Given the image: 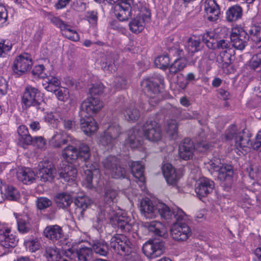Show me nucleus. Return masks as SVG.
<instances>
[{
	"mask_svg": "<svg viewBox=\"0 0 261 261\" xmlns=\"http://www.w3.org/2000/svg\"><path fill=\"white\" fill-rule=\"evenodd\" d=\"M250 138L248 134L238 129L234 125L229 127L225 134L226 139L233 142L236 149L242 153H243L242 151L248 152L251 148L257 150L261 146V129L257 132L253 142H250Z\"/></svg>",
	"mask_w": 261,
	"mask_h": 261,
	"instance_id": "f257e3e1",
	"label": "nucleus"
},
{
	"mask_svg": "<svg viewBox=\"0 0 261 261\" xmlns=\"http://www.w3.org/2000/svg\"><path fill=\"white\" fill-rule=\"evenodd\" d=\"M142 130L134 128L129 130L128 137L125 143L132 148L138 147L141 145V137L143 132L144 136L151 141H158L162 137V131L160 125L155 121H147L144 125Z\"/></svg>",
	"mask_w": 261,
	"mask_h": 261,
	"instance_id": "f03ea898",
	"label": "nucleus"
},
{
	"mask_svg": "<svg viewBox=\"0 0 261 261\" xmlns=\"http://www.w3.org/2000/svg\"><path fill=\"white\" fill-rule=\"evenodd\" d=\"M206 168L211 173L218 172V179L223 187L229 186L231 178L233 174L232 167L229 165L222 164L219 159H214L205 163Z\"/></svg>",
	"mask_w": 261,
	"mask_h": 261,
	"instance_id": "7ed1b4c3",
	"label": "nucleus"
},
{
	"mask_svg": "<svg viewBox=\"0 0 261 261\" xmlns=\"http://www.w3.org/2000/svg\"><path fill=\"white\" fill-rule=\"evenodd\" d=\"M163 82V77L159 75L144 80L142 82V88L149 97V105L154 106L162 99L159 87Z\"/></svg>",
	"mask_w": 261,
	"mask_h": 261,
	"instance_id": "20e7f679",
	"label": "nucleus"
},
{
	"mask_svg": "<svg viewBox=\"0 0 261 261\" xmlns=\"http://www.w3.org/2000/svg\"><path fill=\"white\" fill-rule=\"evenodd\" d=\"M21 103L26 108L35 107L37 109H41L44 103L40 92L36 88L30 86L25 87L21 97Z\"/></svg>",
	"mask_w": 261,
	"mask_h": 261,
	"instance_id": "39448f33",
	"label": "nucleus"
},
{
	"mask_svg": "<svg viewBox=\"0 0 261 261\" xmlns=\"http://www.w3.org/2000/svg\"><path fill=\"white\" fill-rule=\"evenodd\" d=\"M102 164L105 173L114 178H124L125 170L122 167L117 158L115 156H109L104 159Z\"/></svg>",
	"mask_w": 261,
	"mask_h": 261,
	"instance_id": "423d86ee",
	"label": "nucleus"
},
{
	"mask_svg": "<svg viewBox=\"0 0 261 261\" xmlns=\"http://www.w3.org/2000/svg\"><path fill=\"white\" fill-rule=\"evenodd\" d=\"M121 134L119 125L113 123L108 126L99 139L98 142L103 146L113 145L117 141Z\"/></svg>",
	"mask_w": 261,
	"mask_h": 261,
	"instance_id": "0eeeda50",
	"label": "nucleus"
},
{
	"mask_svg": "<svg viewBox=\"0 0 261 261\" xmlns=\"http://www.w3.org/2000/svg\"><path fill=\"white\" fill-rule=\"evenodd\" d=\"M157 208L161 217L168 222H170L173 218L176 221H181L184 220L186 217L185 213L178 207L174 208L171 211L167 205L163 203H159L157 205Z\"/></svg>",
	"mask_w": 261,
	"mask_h": 261,
	"instance_id": "6e6552de",
	"label": "nucleus"
},
{
	"mask_svg": "<svg viewBox=\"0 0 261 261\" xmlns=\"http://www.w3.org/2000/svg\"><path fill=\"white\" fill-rule=\"evenodd\" d=\"M150 19V11L146 8H143L137 16L129 22V30L133 33H139L144 30L145 23L148 22Z\"/></svg>",
	"mask_w": 261,
	"mask_h": 261,
	"instance_id": "1a4fd4ad",
	"label": "nucleus"
},
{
	"mask_svg": "<svg viewBox=\"0 0 261 261\" xmlns=\"http://www.w3.org/2000/svg\"><path fill=\"white\" fill-rule=\"evenodd\" d=\"M230 39L232 46L236 49L242 50L247 44L249 37L242 28L237 26L232 28Z\"/></svg>",
	"mask_w": 261,
	"mask_h": 261,
	"instance_id": "9d476101",
	"label": "nucleus"
},
{
	"mask_svg": "<svg viewBox=\"0 0 261 261\" xmlns=\"http://www.w3.org/2000/svg\"><path fill=\"white\" fill-rule=\"evenodd\" d=\"M195 191L198 196L219 194L215 187L214 182L206 177L200 178L196 181Z\"/></svg>",
	"mask_w": 261,
	"mask_h": 261,
	"instance_id": "9b49d317",
	"label": "nucleus"
},
{
	"mask_svg": "<svg viewBox=\"0 0 261 261\" xmlns=\"http://www.w3.org/2000/svg\"><path fill=\"white\" fill-rule=\"evenodd\" d=\"M142 250L148 258H154L163 253L164 244L163 242L157 240H149L144 244Z\"/></svg>",
	"mask_w": 261,
	"mask_h": 261,
	"instance_id": "f8f14e48",
	"label": "nucleus"
},
{
	"mask_svg": "<svg viewBox=\"0 0 261 261\" xmlns=\"http://www.w3.org/2000/svg\"><path fill=\"white\" fill-rule=\"evenodd\" d=\"M191 234L190 227L185 223H174L170 228V236L176 241H185Z\"/></svg>",
	"mask_w": 261,
	"mask_h": 261,
	"instance_id": "ddd939ff",
	"label": "nucleus"
},
{
	"mask_svg": "<svg viewBox=\"0 0 261 261\" xmlns=\"http://www.w3.org/2000/svg\"><path fill=\"white\" fill-rule=\"evenodd\" d=\"M111 247L117 252L125 254L130 252V243L127 238L123 234H117L110 240Z\"/></svg>",
	"mask_w": 261,
	"mask_h": 261,
	"instance_id": "4468645a",
	"label": "nucleus"
},
{
	"mask_svg": "<svg viewBox=\"0 0 261 261\" xmlns=\"http://www.w3.org/2000/svg\"><path fill=\"white\" fill-rule=\"evenodd\" d=\"M64 255L70 258H73L76 255V261H88L92 255V251L91 248L85 246L84 245H81L79 249L74 254V249L72 246L71 248H67L66 246L63 247Z\"/></svg>",
	"mask_w": 261,
	"mask_h": 261,
	"instance_id": "2eb2a0df",
	"label": "nucleus"
},
{
	"mask_svg": "<svg viewBox=\"0 0 261 261\" xmlns=\"http://www.w3.org/2000/svg\"><path fill=\"white\" fill-rule=\"evenodd\" d=\"M32 64V60L29 54H21L17 56L14 61L13 71L16 74L21 75L29 70Z\"/></svg>",
	"mask_w": 261,
	"mask_h": 261,
	"instance_id": "dca6fc26",
	"label": "nucleus"
},
{
	"mask_svg": "<svg viewBox=\"0 0 261 261\" xmlns=\"http://www.w3.org/2000/svg\"><path fill=\"white\" fill-rule=\"evenodd\" d=\"M56 170L53 163L49 161H43L38 166V177L43 182L51 181L55 177Z\"/></svg>",
	"mask_w": 261,
	"mask_h": 261,
	"instance_id": "f3484780",
	"label": "nucleus"
},
{
	"mask_svg": "<svg viewBox=\"0 0 261 261\" xmlns=\"http://www.w3.org/2000/svg\"><path fill=\"white\" fill-rule=\"evenodd\" d=\"M18 239L16 233L11 228L4 226L0 229L1 246L6 248L13 247L17 243Z\"/></svg>",
	"mask_w": 261,
	"mask_h": 261,
	"instance_id": "a211bd4d",
	"label": "nucleus"
},
{
	"mask_svg": "<svg viewBox=\"0 0 261 261\" xmlns=\"http://www.w3.org/2000/svg\"><path fill=\"white\" fill-rule=\"evenodd\" d=\"M103 106V102L98 97L90 96L82 103L81 109L83 112L92 115L99 112Z\"/></svg>",
	"mask_w": 261,
	"mask_h": 261,
	"instance_id": "6ab92c4d",
	"label": "nucleus"
},
{
	"mask_svg": "<svg viewBox=\"0 0 261 261\" xmlns=\"http://www.w3.org/2000/svg\"><path fill=\"white\" fill-rule=\"evenodd\" d=\"M71 141L72 144H77L76 140L71 139V137L64 130H59L55 131L49 139V144L55 148H60Z\"/></svg>",
	"mask_w": 261,
	"mask_h": 261,
	"instance_id": "aec40b11",
	"label": "nucleus"
},
{
	"mask_svg": "<svg viewBox=\"0 0 261 261\" xmlns=\"http://www.w3.org/2000/svg\"><path fill=\"white\" fill-rule=\"evenodd\" d=\"M58 172L60 177L64 179L65 181H74L76 177L77 170L72 165L63 162L58 166Z\"/></svg>",
	"mask_w": 261,
	"mask_h": 261,
	"instance_id": "412c9836",
	"label": "nucleus"
},
{
	"mask_svg": "<svg viewBox=\"0 0 261 261\" xmlns=\"http://www.w3.org/2000/svg\"><path fill=\"white\" fill-rule=\"evenodd\" d=\"M204 9L207 19L215 21L218 19L220 11L215 0H205L204 3Z\"/></svg>",
	"mask_w": 261,
	"mask_h": 261,
	"instance_id": "4be33fe9",
	"label": "nucleus"
},
{
	"mask_svg": "<svg viewBox=\"0 0 261 261\" xmlns=\"http://www.w3.org/2000/svg\"><path fill=\"white\" fill-rule=\"evenodd\" d=\"M119 212L111 218L113 225L120 229L124 232L129 231L132 229L129 222V218L126 216L124 213Z\"/></svg>",
	"mask_w": 261,
	"mask_h": 261,
	"instance_id": "5701e85b",
	"label": "nucleus"
},
{
	"mask_svg": "<svg viewBox=\"0 0 261 261\" xmlns=\"http://www.w3.org/2000/svg\"><path fill=\"white\" fill-rule=\"evenodd\" d=\"M80 127L82 130L87 136H91L98 129V124L91 117L84 116L80 120Z\"/></svg>",
	"mask_w": 261,
	"mask_h": 261,
	"instance_id": "b1692460",
	"label": "nucleus"
},
{
	"mask_svg": "<svg viewBox=\"0 0 261 261\" xmlns=\"http://www.w3.org/2000/svg\"><path fill=\"white\" fill-rule=\"evenodd\" d=\"M194 151L193 142L189 138H185L179 147V156L185 161L192 158Z\"/></svg>",
	"mask_w": 261,
	"mask_h": 261,
	"instance_id": "393cba45",
	"label": "nucleus"
},
{
	"mask_svg": "<svg viewBox=\"0 0 261 261\" xmlns=\"http://www.w3.org/2000/svg\"><path fill=\"white\" fill-rule=\"evenodd\" d=\"M44 236L47 239L55 242L64 239V233L61 227L58 225H49L43 231Z\"/></svg>",
	"mask_w": 261,
	"mask_h": 261,
	"instance_id": "a878e982",
	"label": "nucleus"
},
{
	"mask_svg": "<svg viewBox=\"0 0 261 261\" xmlns=\"http://www.w3.org/2000/svg\"><path fill=\"white\" fill-rule=\"evenodd\" d=\"M159 203L156 205L155 207L151 201L147 197L143 199L141 202L140 209L144 216L149 219L155 218L158 213L159 214L157 208V205Z\"/></svg>",
	"mask_w": 261,
	"mask_h": 261,
	"instance_id": "bb28decb",
	"label": "nucleus"
},
{
	"mask_svg": "<svg viewBox=\"0 0 261 261\" xmlns=\"http://www.w3.org/2000/svg\"><path fill=\"white\" fill-rule=\"evenodd\" d=\"M132 173L134 177L139 181V186L142 190L145 189L144 185L145 177L144 176V166L140 162H133L130 165Z\"/></svg>",
	"mask_w": 261,
	"mask_h": 261,
	"instance_id": "cd10ccee",
	"label": "nucleus"
},
{
	"mask_svg": "<svg viewBox=\"0 0 261 261\" xmlns=\"http://www.w3.org/2000/svg\"><path fill=\"white\" fill-rule=\"evenodd\" d=\"M162 171L164 177L169 185H175L180 178L179 175L171 164H164L162 167Z\"/></svg>",
	"mask_w": 261,
	"mask_h": 261,
	"instance_id": "c85d7f7f",
	"label": "nucleus"
},
{
	"mask_svg": "<svg viewBox=\"0 0 261 261\" xmlns=\"http://www.w3.org/2000/svg\"><path fill=\"white\" fill-rule=\"evenodd\" d=\"M97 165H86L84 169V179L82 182L83 186L88 189H92L93 188L92 184L93 172H96L97 170Z\"/></svg>",
	"mask_w": 261,
	"mask_h": 261,
	"instance_id": "c756f323",
	"label": "nucleus"
},
{
	"mask_svg": "<svg viewBox=\"0 0 261 261\" xmlns=\"http://www.w3.org/2000/svg\"><path fill=\"white\" fill-rule=\"evenodd\" d=\"M114 13L120 21L127 20L132 15V7L123 4H116L114 7Z\"/></svg>",
	"mask_w": 261,
	"mask_h": 261,
	"instance_id": "7c9ffc66",
	"label": "nucleus"
},
{
	"mask_svg": "<svg viewBox=\"0 0 261 261\" xmlns=\"http://www.w3.org/2000/svg\"><path fill=\"white\" fill-rule=\"evenodd\" d=\"M145 226L148 228L149 231L152 232L156 236L166 237L167 235L166 227L164 224L159 221H152L146 222Z\"/></svg>",
	"mask_w": 261,
	"mask_h": 261,
	"instance_id": "2f4dec72",
	"label": "nucleus"
},
{
	"mask_svg": "<svg viewBox=\"0 0 261 261\" xmlns=\"http://www.w3.org/2000/svg\"><path fill=\"white\" fill-rule=\"evenodd\" d=\"M17 179L25 184H31L36 179L35 172L30 168L20 169L17 172Z\"/></svg>",
	"mask_w": 261,
	"mask_h": 261,
	"instance_id": "473e14b6",
	"label": "nucleus"
},
{
	"mask_svg": "<svg viewBox=\"0 0 261 261\" xmlns=\"http://www.w3.org/2000/svg\"><path fill=\"white\" fill-rule=\"evenodd\" d=\"M44 256L47 261H64L63 252L56 246H48L45 248Z\"/></svg>",
	"mask_w": 261,
	"mask_h": 261,
	"instance_id": "72a5a7b5",
	"label": "nucleus"
},
{
	"mask_svg": "<svg viewBox=\"0 0 261 261\" xmlns=\"http://www.w3.org/2000/svg\"><path fill=\"white\" fill-rule=\"evenodd\" d=\"M14 215L17 220V229L21 233L28 232L31 228L29 217L27 215H19L14 213Z\"/></svg>",
	"mask_w": 261,
	"mask_h": 261,
	"instance_id": "f704fd0d",
	"label": "nucleus"
},
{
	"mask_svg": "<svg viewBox=\"0 0 261 261\" xmlns=\"http://www.w3.org/2000/svg\"><path fill=\"white\" fill-rule=\"evenodd\" d=\"M60 85V80L58 77L50 75L44 77L42 82L43 88L51 92L55 91Z\"/></svg>",
	"mask_w": 261,
	"mask_h": 261,
	"instance_id": "c9c22d12",
	"label": "nucleus"
},
{
	"mask_svg": "<svg viewBox=\"0 0 261 261\" xmlns=\"http://www.w3.org/2000/svg\"><path fill=\"white\" fill-rule=\"evenodd\" d=\"M61 154L67 162L72 163L78 159L77 149L72 145H69L64 148Z\"/></svg>",
	"mask_w": 261,
	"mask_h": 261,
	"instance_id": "e433bc0d",
	"label": "nucleus"
},
{
	"mask_svg": "<svg viewBox=\"0 0 261 261\" xmlns=\"http://www.w3.org/2000/svg\"><path fill=\"white\" fill-rule=\"evenodd\" d=\"M232 55L230 50L221 51L217 57V62L222 68L227 67L231 63Z\"/></svg>",
	"mask_w": 261,
	"mask_h": 261,
	"instance_id": "4c0bfd02",
	"label": "nucleus"
},
{
	"mask_svg": "<svg viewBox=\"0 0 261 261\" xmlns=\"http://www.w3.org/2000/svg\"><path fill=\"white\" fill-rule=\"evenodd\" d=\"M200 39L199 37L193 36L189 38L185 45L186 49L191 53H194L200 49Z\"/></svg>",
	"mask_w": 261,
	"mask_h": 261,
	"instance_id": "58836bf2",
	"label": "nucleus"
},
{
	"mask_svg": "<svg viewBox=\"0 0 261 261\" xmlns=\"http://www.w3.org/2000/svg\"><path fill=\"white\" fill-rule=\"evenodd\" d=\"M242 15V9L238 5L231 7L226 12V19L228 21H234L240 18Z\"/></svg>",
	"mask_w": 261,
	"mask_h": 261,
	"instance_id": "ea45409f",
	"label": "nucleus"
},
{
	"mask_svg": "<svg viewBox=\"0 0 261 261\" xmlns=\"http://www.w3.org/2000/svg\"><path fill=\"white\" fill-rule=\"evenodd\" d=\"M165 130L171 139H176L178 136V124L176 120L170 119L167 121Z\"/></svg>",
	"mask_w": 261,
	"mask_h": 261,
	"instance_id": "a19ab883",
	"label": "nucleus"
},
{
	"mask_svg": "<svg viewBox=\"0 0 261 261\" xmlns=\"http://www.w3.org/2000/svg\"><path fill=\"white\" fill-rule=\"evenodd\" d=\"M19 135V141L26 145L31 144L33 138L29 134V132L26 126L22 125L19 126L17 129Z\"/></svg>",
	"mask_w": 261,
	"mask_h": 261,
	"instance_id": "79ce46f5",
	"label": "nucleus"
},
{
	"mask_svg": "<svg viewBox=\"0 0 261 261\" xmlns=\"http://www.w3.org/2000/svg\"><path fill=\"white\" fill-rule=\"evenodd\" d=\"M187 65V60L184 58H179L175 60L169 66V72L172 74L182 70Z\"/></svg>",
	"mask_w": 261,
	"mask_h": 261,
	"instance_id": "37998d69",
	"label": "nucleus"
},
{
	"mask_svg": "<svg viewBox=\"0 0 261 261\" xmlns=\"http://www.w3.org/2000/svg\"><path fill=\"white\" fill-rule=\"evenodd\" d=\"M45 16L53 24L59 28L62 31L64 29H66L68 24L63 21L59 17L55 16L50 13H47Z\"/></svg>",
	"mask_w": 261,
	"mask_h": 261,
	"instance_id": "c03bdc74",
	"label": "nucleus"
},
{
	"mask_svg": "<svg viewBox=\"0 0 261 261\" xmlns=\"http://www.w3.org/2000/svg\"><path fill=\"white\" fill-rule=\"evenodd\" d=\"M95 252L101 255L105 256L108 251V246L103 240L96 241L93 245Z\"/></svg>",
	"mask_w": 261,
	"mask_h": 261,
	"instance_id": "a18cd8bd",
	"label": "nucleus"
},
{
	"mask_svg": "<svg viewBox=\"0 0 261 261\" xmlns=\"http://www.w3.org/2000/svg\"><path fill=\"white\" fill-rule=\"evenodd\" d=\"M101 65L104 70L111 72L115 71L116 69L115 60L112 56H108L103 59Z\"/></svg>",
	"mask_w": 261,
	"mask_h": 261,
	"instance_id": "49530a36",
	"label": "nucleus"
},
{
	"mask_svg": "<svg viewBox=\"0 0 261 261\" xmlns=\"http://www.w3.org/2000/svg\"><path fill=\"white\" fill-rule=\"evenodd\" d=\"M124 115L128 121L137 120L140 117V112L135 108L134 106H130L124 112Z\"/></svg>",
	"mask_w": 261,
	"mask_h": 261,
	"instance_id": "de8ad7c7",
	"label": "nucleus"
},
{
	"mask_svg": "<svg viewBox=\"0 0 261 261\" xmlns=\"http://www.w3.org/2000/svg\"><path fill=\"white\" fill-rule=\"evenodd\" d=\"M78 158L83 159L84 161H88L91 156L89 147L85 143L80 144L77 149Z\"/></svg>",
	"mask_w": 261,
	"mask_h": 261,
	"instance_id": "09e8293b",
	"label": "nucleus"
},
{
	"mask_svg": "<svg viewBox=\"0 0 261 261\" xmlns=\"http://www.w3.org/2000/svg\"><path fill=\"white\" fill-rule=\"evenodd\" d=\"M229 42L227 40L224 39H221L216 42H214V43L208 42L207 44V47L210 49H212L213 50L214 49H222V50H229Z\"/></svg>",
	"mask_w": 261,
	"mask_h": 261,
	"instance_id": "8fccbe9b",
	"label": "nucleus"
},
{
	"mask_svg": "<svg viewBox=\"0 0 261 261\" xmlns=\"http://www.w3.org/2000/svg\"><path fill=\"white\" fill-rule=\"evenodd\" d=\"M170 59L167 55L159 56L154 60V65L156 67L161 69H166L169 64Z\"/></svg>",
	"mask_w": 261,
	"mask_h": 261,
	"instance_id": "3c124183",
	"label": "nucleus"
},
{
	"mask_svg": "<svg viewBox=\"0 0 261 261\" xmlns=\"http://www.w3.org/2000/svg\"><path fill=\"white\" fill-rule=\"evenodd\" d=\"M3 187V193L0 194L4 196H18L21 194L19 190L12 185H4Z\"/></svg>",
	"mask_w": 261,
	"mask_h": 261,
	"instance_id": "603ef678",
	"label": "nucleus"
},
{
	"mask_svg": "<svg viewBox=\"0 0 261 261\" xmlns=\"http://www.w3.org/2000/svg\"><path fill=\"white\" fill-rule=\"evenodd\" d=\"M248 31L254 41H261V23L252 25Z\"/></svg>",
	"mask_w": 261,
	"mask_h": 261,
	"instance_id": "864d4df0",
	"label": "nucleus"
},
{
	"mask_svg": "<svg viewBox=\"0 0 261 261\" xmlns=\"http://www.w3.org/2000/svg\"><path fill=\"white\" fill-rule=\"evenodd\" d=\"M24 245L27 249L32 252L39 250L41 247L40 242L38 239L25 241Z\"/></svg>",
	"mask_w": 261,
	"mask_h": 261,
	"instance_id": "5fc2aeb1",
	"label": "nucleus"
},
{
	"mask_svg": "<svg viewBox=\"0 0 261 261\" xmlns=\"http://www.w3.org/2000/svg\"><path fill=\"white\" fill-rule=\"evenodd\" d=\"M57 98L61 101H66L69 97V92L68 89L61 87L60 86L56 89L55 91H53Z\"/></svg>",
	"mask_w": 261,
	"mask_h": 261,
	"instance_id": "6e6d98bb",
	"label": "nucleus"
},
{
	"mask_svg": "<svg viewBox=\"0 0 261 261\" xmlns=\"http://www.w3.org/2000/svg\"><path fill=\"white\" fill-rule=\"evenodd\" d=\"M63 34L69 39L73 41H77L80 40V35L78 33L72 29L71 27L67 24L66 29H64Z\"/></svg>",
	"mask_w": 261,
	"mask_h": 261,
	"instance_id": "4d7b16f0",
	"label": "nucleus"
},
{
	"mask_svg": "<svg viewBox=\"0 0 261 261\" xmlns=\"http://www.w3.org/2000/svg\"><path fill=\"white\" fill-rule=\"evenodd\" d=\"M249 66L253 70H261V53H258L251 58Z\"/></svg>",
	"mask_w": 261,
	"mask_h": 261,
	"instance_id": "13d9d810",
	"label": "nucleus"
},
{
	"mask_svg": "<svg viewBox=\"0 0 261 261\" xmlns=\"http://www.w3.org/2000/svg\"><path fill=\"white\" fill-rule=\"evenodd\" d=\"M51 204V200L46 197H39L36 200V205L37 208L39 210L46 208Z\"/></svg>",
	"mask_w": 261,
	"mask_h": 261,
	"instance_id": "bf43d9fd",
	"label": "nucleus"
},
{
	"mask_svg": "<svg viewBox=\"0 0 261 261\" xmlns=\"http://www.w3.org/2000/svg\"><path fill=\"white\" fill-rule=\"evenodd\" d=\"M74 202L78 207L83 210L87 208L90 204L89 197H76Z\"/></svg>",
	"mask_w": 261,
	"mask_h": 261,
	"instance_id": "052dcab7",
	"label": "nucleus"
},
{
	"mask_svg": "<svg viewBox=\"0 0 261 261\" xmlns=\"http://www.w3.org/2000/svg\"><path fill=\"white\" fill-rule=\"evenodd\" d=\"M126 85V81L122 76H116L114 78L112 86L117 90L124 88Z\"/></svg>",
	"mask_w": 261,
	"mask_h": 261,
	"instance_id": "680f3d73",
	"label": "nucleus"
},
{
	"mask_svg": "<svg viewBox=\"0 0 261 261\" xmlns=\"http://www.w3.org/2000/svg\"><path fill=\"white\" fill-rule=\"evenodd\" d=\"M55 200L60 207L68 206L72 202L71 197H55Z\"/></svg>",
	"mask_w": 261,
	"mask_h": 261,
	"instance_id": "e2e57ef3",
	"label": "nucleus"
},
{
	"mask_svg": "<svg viewBox=\"0 0 261 261\" xmlns=\"http://www.w3.org/2000/svg\"><path fill=\"white\" fill-rule=\"evenodd\" d=\"M103 85L100 83L92 84L89 89V92L92 95H100L103 92Z\"/></svg>",
	"mask_w": 261,
	"mask_h": 261,
	"instance_id": "0e129e2a",
	"label": "nucleus"
},
{
	"mask_svg": "<svg viewBox=\"0 0 261 261\" xmlns=\"http://www.w3.org/2000/svg\"><path fill=\"white\" fill-rule=\"evenodd\" d=\"M105 191L106 196L109 195L111 196H117L126 194L124 191H118L117 188L115 186H107L105 189Z\"/></svg>",
	"mask_w": 261,
	"mask_h": 261,
	"instance_id": "69168bd1",
	"label": "nucleus"
},
{
	"mask_svg": "<svg viewBox=\"0 0 261 261\" xmlns=\"http://www.w3.org/2000/svg\"><path fill=\"white\" fill-rule=\"evenodd\" d=\"M12 48V44L8 40L0 41V56L6 54Z\"/></svg>",
	"mask_w": 261,
	"mask_h": 261,
	"instance_id": "338daca9",
	"label": "nucleus"
},
{
	"mask_svg": "<svg viewBox=\"0 0 261 261\" xmlns=\"http://www.w3.org/2000/svg\"><path fill=\"white\" fill-rule=\"evenodd\" d=\"M85 17L90 24L93 25H95L97 24V13L96 12L94 11H88L86 12Z\"/></svg>",
	"mask_w": 261,
	"mask_h": 261,
	"instance_id": "774afa93",
	"label": "nucleus"
}]
</instances>
